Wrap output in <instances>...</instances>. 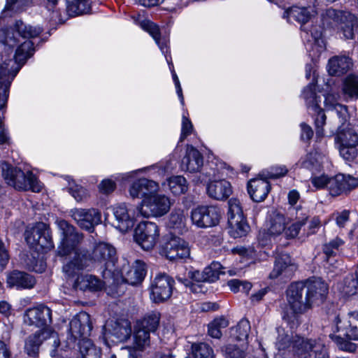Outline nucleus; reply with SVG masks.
Segmentation results:
<instances>
[{
  "instance_id": "obj_28",
  "label": "nucleus",
  "mask_w": 358,
  "mask_h": 358,
  "mask_svg": "<svg viewBox=\"0 0 358 358\" xmlns=\"http://www.w3.org/2000/svg\"><path fill=\"white\" fill-rule=\"evenodd\" d=\"M106 336H113L117 341L123 342L129 338L131 334L130 322L127 320L108 322L105 325Z\"/></svg>"
},
{
  "instance_id": "obj_7",
  "label": "nucleus",
  "mask_w": 358,
  "mask_h": 358,
  "mask_svg": "<svg viewBox=\"0 0 358 358\" xmlns=\"http://www.w3.org/2000/svg\"><path fill=\"white\" fill-rule=\"evenodd\" d=\"M322 21L327 28L336 27L345 39H353L358 33V18L348 11L329 8L322 15Z\"/></svg>"
},
{
  "instance_id": "obj_61",
  "label": "nucleus",
  "mask_w": 358,
  "mask_h": 358,
  "mask_svg": "<svg viewBox=\"0 0 358 358\" xmlns=\"http://www.w3.org/2000/svg\"><path fill=\"white\" fill-rule=\"evenodd\" d=\"M115 183L110 179H104L99 185V191L105 194H110L115 189Z\"/></svg>"
},
{
  "instance_id": "obj_1",
  "label": "nucleus",
  "mask_w": 358,
  "mask_h": 358,
  "mask_svg": "<svg viewBox=\"0 0 358 358\" xmlns=\"http://www.w3.org/2000/svg\"><path fill=\"white\" fill-rule=\"evenodd\" d=\"M43 29L38 25L17 20L12 26L0 29V85L11 84L22 66L35 51L33 40Z\"/></svg>"
},
{
  "instance_id": "obj_57",
  "label": "nucleus",
  "mask_w": 358,
  "mask_h": 358,
  "mask_svg": "<svg viewBox=\"0 0 358 358\" xmlns=\"http://www.w3.org/2000/svg\"><path fill=\"white\" fill-rule=\"evenodd\" d=\"M228 285L230 289L234 292L242 291L248 293L252 287L250 282L238 279H232L229 280L228 282Z\"/></svg>"
},
{
  "instance_id": "obj_50",
  "label": "nucleus",
  "mask_w": 358,
  "mask_h": 358,
  "mask_svg": "<svg viewBox=\"0 0 358 358\" xmlns=\"http://www.w3.org/2000/svg\"><path fill=\"white\" fill-rule=\"evenodd\" d=\"M169 227L181 231L185 225V217L183 210L181 209L173 210L169 219Z\"/></svg>"
},
{
  "instance_id": "obj_40",
  "label": "nucleus",
  "mask_w": 358,
  "mask_h": 358,
  "mask_svg": "<svg viewBox=\"0 0 358 358\" xmlns=\"http://www.w3.org/2000/svg\"><path fill=\"white\" fill-rule=\"evenodd\" d=\"M342 92L347 100L358 99V76L348 75L343 80Z\"/></svg>"
},
{
  "instance_id": "obj_51",
  "label": "nucleus",
  "mask_w": 358,
  "mask_h": 358,
  "mask_svg": "<svg viewBox=\"0 0 358 358\" xmlns=\"http://www.w3.org/2000/svg\"><path fill=\"white\" fill-rule=\"evenodd\" d=\"M194 358H214L213 349L206 343H194L192 345Z\"/></svg>"
},
{
  "instance_id": "obj_15",
  "label": "nucleus",
  "mask_w": 358,
  "mask_h": 358,
  "mask_svg": "<svg viewBox=\"0 0 358 358\" xmlns=\"http://www.w3.org/2000/svg\"><path fill=\"white\" fill-rule=\"evenodd\" d=\"M69 215L81 229L88 231H92L101 221V214L96 208H73Z\"/></svg>"
},
{
  "instance_id": "obj_32",
  "label": "nucleus",
  "mask_w": 358,
  "mask_h": 358,
  "mask_svg": "<svg viewBox=\"0 0 358 358\" xmlns=\"http://www.w3.org/2000/svg\"><path fill=\"white\" fill-rule=\"evenodd\" d=\"M203 164L202 155L192 145H187L186 155L181 162V168L184 171L196 172Z\"/></svg>"
},
{
  "instance_id": "obj_44",
  "label": "nucleus",
  "mask_w": 358,
  "mask_h": 358,
  "mask_svg": "<svg viewBox=\"0 0 358 358\" xmlns=\"http://www.w3.org/2000/svg\"><path fill=\"white\" fill-rule=\"evenodd\" d=\"M78 345L83 358L99 357V350L94 345L92 341L88 338V336L79 339Z\"/></svg>"
},
{
  "instance_id": "obj_19",
  "label": "nucleus",
  "mask_w": 358,
  "mask_h": 358,
  "mask_svg": "<svg viewBox=\"0 0 358 358\" xmlns=\"http://www.w3.org/2000/svg\"><path fill=\"white\" fill-rule=\"evenodd\" d=\"M87 253L89 259V265L91 262L103 264L106 268L110 264L113 265L116 259V251L113 246L106 243H99L96 244L91 253Z\"/></svg>"
},
{
  "instance_id": "obj_27",
  "label": "nucleus",
  "mask_w": 358,
  "mask_h": 358,
  "mask_svg": "<svg viewBox=\"0 0 358 358\" xmlns=\"http://www.w3.org/2000/svg\"><path fill=\"white\" fill-rule=\"evenodd\" d=\"M159 189V185L152 180L143 178L134 181L129 187V193L133 199L150 197Z\"/></svg>"
},
{
  "instance_id": "obj_22",
  "label": "nucleus",
  "mask_w": 358,
  "mask_h": 358,
  "mask_svg": "<svg viewBox=\"0 0 358 358\" xmlns=\"http://www.w3.org/2000/svg\"><path fill=\"white\" fill-rule=\"evenodd\" d=\"M69 326L71 342H76L85 336H89L92 329L90 315L85 312L80 313L73 317Z\"/></svg>"
},
{
  "instance_id": "obj_54",
  "label": "nucleus",
  "mask_w": 358,
  "mask_h": 358,
  "mask_svg": "<svg viewBox=\"0 0 358 358\" xmlns=\"http://www.w3.org/2000/svg\"><path fill=\"white\" fill-rule=\"evenodd\" d=\"M222 350L225 358H256L252 354L245 352L234 345H228Z\"/></svg>"
},
{
  "instance_id": "obj_48",
  "label": "nucleus",
  "mask_w": 358,
  "mask_h": 358,
  "mask_svg": "<svg viewBox=\"0 0 358 358\" xmlns=\"http://www.w3.org/2000/svg\"><path fill=\"white\" fill-rule=\"evenodd\" d=\"M150 332L143 328H138L135 326L134 334V345L135 348L140 350H143L150 345Z\"/></svg>"
},
{
  "instance_id": "obj_35",
  "label": "nucleus",
  "mask_w": 358,
  "mask_h": 358,
  "mask_svg": "<svg viewBox=\"0 0 358 358\" xmlns=\"http://www.w3.org/2000/svg\"><path fill=\"white\" fill-rule=\"evenodd\" d=\"M295 270V266L292 264V259L289 255L281 254L278 255L275 261L274 268L271 272L270 278H276L280 275L285 277H289Z\"/></svg>"
},
{
  "instance_id": "obj_56",
  "label": "nucleus",
  "mask_w": 358,
  "mask_h": 358,
  "mask_svg": "<svg viewBox=\"0 0 358 358\" xmlns=\"http://www.w3.org/2000/svg\"><path fill=\"white\" fill-rule=\"evenodd\" d=\"M317 114L315 119V125L316 130V137L317 138H322L324 136V125L326 123V115L323 110L319 107L317 110H313Z\"/></svg>"
},
{
  "instance_id": "obj_20",
  "label": "nucleus",
  "mask_w": 358,
  "mask_h": 358,
  "mask_svg": "<svg viewBox=\"0 0 358 358\" xmlns=\"http://www.w3.org/2000/svg\"><path fill=\"white\" fill-rule=\"evenodd\" d=\"M163 252L170 260H178L188 258L190 256L189 243L184 239L171 236L163 248Z\"/></svg>"
},
{
  "instance_id": "obj_52",
  "label": "nucleus",
  "mask_w": 358,
  "mask_h": 358,
  "mask_svg": "<svg viewBox=\"0 0 358 358\" xmlns=\"http://www.w3.org/2000/svg\"><path fill=\"white\" fill-rule=\"evenodd\" d=\"M343 293L348 296L358 294V276L353 275H348L344 280Z\"/></svg>"
},
{
  "instance_id": "obj_12",
  "label": "nucleus",
  "mask_w": 358,
  "mask_h": 358,
  "mask_svg": "<svg viewBox=\"0 0 358 358\" xmlns=\"http://www.w3.org/2000/svg\"><path fill=\"white\" fill-rule=\"evenodd\" d=\"M171 205L168 196L154 193L143 199L141 206L137 207L138 215L144 217H161L169 210Z\"/></svg>"
},
{
  "instance_id": "obj_55",
  "label": "nucleus",
  "mask_w": 358,
  "mask_h": 358,
  "mask_svg": "<svg viewBox=\"0 0 358 358\" xmlns=\"http://www.w3.org/2000/svg\"><path fill=\"white\" fill-rule=\"evenodd\" d=\"M228 220L241 219L244 217L243 208L240 201L236 198H231L228 201Z\"/></svg>"
},
{
  "instance_id": "obj_16",
  "label": "nucleus",
  "mask_w": 358,
  "mask_h": 358,
  "mask_svg": "<svg viewBox=\"0 0 358 358\" xmlns=\"http://www.w3.org/2000/svg\"><path fill=\"white\" fill-rule=\"evenodd\" d=\"M173 279L166 274L157 275L150 287V299L155 303L169 299L172 294Z\"/></svg>"
},
{
  "instance_id": "obj_53",
  "label": "nucleus",
  "mask_w": 358,
  "mask_h": 358,
  "mask_svg": "<svg viewBox=\"0 0 358 358\" xmlns=\"http://www.w3.org/2000/svg\"><path fill=\"white\" fill-rule=\"evenodd\" d=\"M287 172L288 169L285 166L276 165L271 166L268 169L263 170L259 174V176L266 178L267 180L276 179L285 176Z\"/></svg>"
},
{
  "instance_id": "obj_9",
  "label": "nucleus",
  "mask_w": 358,
  "mask_h": 358,
  "mask_svg": "<svg viewBox=\"0 0 358 358\" xmlns=\"http://www.w3.org/2000/svg\"><path fill=\"white\" fill-rule=\"evenodd\" d=\"M336 141L339 144L340 155L346 161L354 160L358 154V135L356 131L346 124L347 122L339 121Z\"/></svg>"
},
{
  "instance_id": "obj_33",
  "label": "nucleus",
  "mask_w": 358,
  "mask_h": 358,
  "mask_svg": "<svg viewBox=\"0 0 358 358\" xmlns=\"http://www.w3.org/2000/svg\"><path fill=\"white\" fill-rule=\"evenodd\" d=\"M6 282L11 288L31 289L34 286L36 281L30 274L15 270L7 274Z\"/></svg>"
},
{
  "instance_id": "obj_64",
  "label": "nucleus",
  "mask_w": 358,
  "mask_h": 358,
  "mask_svg": "<svg viewBox=\"0 0 358 358\" xmlns=\"http://www.w3.org/2000/svg\"><path fill=\"white\" fill-rule=\"evenodd\" d=\"M10 86L9 80L7 81L4 85H0V110L2 109L6 103Z\"/></svg>"
},
{
  "instance_id": "obj_34",
  "label": "nucleus",
  "mask_w": 358,
  "mask_h": 358,
  "mask_svg": "<svg viewBox=\"0 0 358 358\" xmlns=\"http://www.w3.org/2000/svg\"><path fill=\"white\" fill-rule=\"evenodd\" d=\"M224 268L220 262H213L210 265L206 267L203 271H195L192 274V278L194 281L213 282L219 278L220 274H224Z\"/></svg>"
},
{
  "instance_id": "obj_30",
  "label": "nucleus",
  "mask_w": 358,
  "mask_h": 358,
  "mask_svg": "<svg viewBox=\"0 0 358 358\" xmlns=\"http://www.w3.org/2000/svg\"><path fill=\"white\" fill-rule=\"evenodd\" d=\"M46 1H48L47 9L52 10L50 20H55L59 16L58 11L55 10L57 0ZM66 3L69 11L75 15L86 13L90 10V0H66Z\"/></svg>"
},
{
  "instance_id": "obj_13",
  "label": "nucleus",
  "mask_w": 358,
  "mask_h": 358,
  "mask_svg": "<svg viewBox=\"0 0 358 358\" xmlns=\"http://www.w3.org/2000/svg\"><path fill=\"white\" fill-rule=\"evenodd\" d=\"M159 236V228L152 222H141L135 229L134 240L145 250L152 249Z\"/></svg>"
},
{
  "instance_id": "obj_39",
  "label": "nucleus",
  "mask_w": 358,
  "mask_h": 358,
  "mask_svg": "<svg viewBox=\"0 0 358 358\" xmlns=\"http://www.w3.org/2000/svg\"><path fill=\"white\" fill-rule=\"evenodd\" d=\"M323 156L317 151L310 152L301 157L299 162L301 168L308 169L313 173L320 171L322 167Z\"/></svg>"
},
{
  "instance_id": "obj_26",
  "label": "nucleus",
  "mask_w": 358,
  "mask_h": 358,
  "mask_svg": "<svg viewBox=\"0 0 358 358\" xmlns=\"http://www.w3.org/2000/svg\"><path fill=\"white\" fill-rule=\"evenodd\" d=\"M24 320L29 325L43 327L51 323L52 311L48 307L40 305L28 309L25 313Z\"/></svg>"
},
{
  "instance_id": "obj_46",
  "label": "nucleus",
  "mask_w": 358,
  "mask_h": 358,
  "mask_svg": "<svg viewBox=\"0 0 358 358\" xmlns=\"http://www.w3.org/2000/svg\"><path fill=\"white\" fill-rule=\"evenodd\" d=\"M166 182L170 191L175 195L184 194L187 190V180L182 176H172Z\"/></svg>"
},
{
  "instance_id": "obj_14",
  "label": "nucleus",
  "mask_w": 358,
  "mask_h": 358,
  "mask_svg": "<svg viewBox=\"0 0 358 358\" xmlns=\"http://www.w3.org/2000/svg\"><path fill=\"white\" fill-rule=\"evenodd\" d=\"M220 217V210L215 206H200L193 209L191 213L193 224L200 228L217 225Z\"/></svg>"
},
{
  "instance_id": "obj_43",
  "label": "nucleus",
  "mask_w": 358,
  "mask_h": 358,
  "mask_svg": "<svg viewBox=\"0 0 358 358\" xmlns=\"http://www.w3.org/2000/svg\"><path fill=\"white\" fill-rule=\"evenodd\" d=\"M302 96L305 99L309 110H317L319 108L320 97L315 92V83H310L302 92Z\"/></svg>"
},
{
  "instance_id": "obj_62",
  "label": "nucleus",
  "mask_w": 358,
  "mask_h": 358,
  "mask_svg": "<svg viewBox=\"0 0 358 358\" xmlns=\"http://www.w3.org/2000/svg\"><path fill=\"white\" fill-rule=\"evenodd\" d=\"M9 261V255L3 243L0 240V271H2Z\"/></svg>"
},
{
  "instance_id": "obj_18",
  "label": "nucleus",
  "mask_w": 358,
  "mask_h": 358,
  "mask_svg": "<svg viewBox=\"0 0 358 358\" xmlns=\"http://www.w3.org/2000/svg\"><path fill=\"white\" fill-rule=\"evenodd\" d=\"M302 282L304 285L306 296L309 299L311 307L324 302L328 293V286L324 281L314 277Z\"/></svg>"
},
{
  "instance_id": "obj_24",
  "label": "nucleus",
  "mask_w": 358,
  "mask_h": 358,
  "mask_svg": "<svg viewBox=\"0 0 358 358\" xmlns=\"http://www.w3.org/2000/svg\"><path fill=\"white\" fill-rule=\"evenodd\" d=\"M210 182L207 186V193L210 198L216 200H224L232 193L231 185L226 180H217L214 170L206 172Z\"/></svg>"
},
{
  "instance_id": "obj_47",
  "label": "nucleus",
  "mask_w": 358,
  "mask_h": 358,
  "mask_svg": "<svg viewBox=\"0 0 358 358\" xmlns=\"http://www.w3.org/2000/svg\"><path fill=\"white\" fill-rule=\"evenodd\" d=\"M65 179L69 183V192L76 201L81 202L87 199L89 196V194L85 188L76 184L70 176H66Z\"/></svg>"
},
{
  "instance_id": "obj_36",
  "label": "nucleus",
  "mask_w": 358,
  "mask_h": 358,
  "mask_svg": "<svg viewBox=\"0 0 358 358\" xmlns=\"http://www.w3.org/2000/svg\"><path fill=\"white\" fill-rule=\"evenodd\" d=\"M352 66V60L348 57L335 56L329 59L327 70L330 75L341 76L350 70Z\"/></svg>"
},
{
  "instance_id": "obj_8",
  "label": "nucleus",
  "mask_w": 358,
  "mask_h": 358,
  "mask_svg": "<svg viewBox=\"0 0 358 358\" xmlns=\"http://www.w3.org/2000/svg\"><path fill=\"white\" fill-rule=\"evenodd\" d=\"M2 176L10 186L18 190H31L39 192L43 185L31 171L24 173L21 169L10 166L7 162L1 164Z\"/></svg>"
},
{
  "instance_id": "obj_6",
  "label": "nucleus",
  "mask_w": 358,
  "mask_h": 358,
  "mask_svg": "<svg viewBox=\"0 0 358 358\" xmlns=\"http://www.w3.org/2000/svg\"><path fill=\"white\" fill-rule=\"evenodd\" d=\"M330 338L338 348L347 352H354L356 345L349 341H358V311L350 312L347 320L342 321L339 315L331 317Z\"/></svg>"
},
{
  "instance_id": "obj_42",
  "label": "nucleus",
  "mask_w": 358,
  "mask_h": 358,
  "mask_svg": "<svg viewBox=\"0 0 358 358\" xmlns=\"http://www.w3.org/2000/svg\"><path fill=\"white\" fill-rule=\"evenodd\" d=\"M229 233L234 238H240L247 234L249 226L244 217L228 220Z\"/></svg>"
},
{
  "instance_id": "obj_21",
  "label": "nucleus",
  "mask_w": 358,
  "mask_h": 358,
  "mask_svg": "<svg viewBox=\"0 0 358 358\" xmlns=\"http://www.w3.org/2000/svg\"><path fill=\"white\" fill-rule=\"evenodd\" d=\"M358 187V178L350 175L338 174L331 177L327 191L332 196L348 194Z\"/></svg>"
},
{
  "instance_id": "obj_4",
  "label": "nucleus",
  "mask_w": 358,
  "mask_h": 358,
  "mask_svg": "<svg viewBox=\"0 0 358 358\" xmlns=\"http://www.w3.org/2000/svg\"><path fill=\"white\" fill-rule=\"evenodd\" d=\"M306 220L307 217H305L287 226L289 218L280 213H273L268 221L266 229L259 232V244L263 247L273 243L287 245L285 241L296 238L301 227L306 224Z\"/></svg>"
},
{
  "instance_id": "obj_3",
  "label": "nucleus",
  "mask_w": 358,
  "mask_h": 358,
  "mask_svg": "<svg viewBox=\"0 0 358 358\" xmlns=\"http://www.w3.org/2000/svg\"><path fill=\"white\" fill-rule=\"evenodd\" d=\"M275 348L283 350L291 345L294 352L300 358H329L327 347L322 338H305L294 336L291 327H280L276 329Z\"/></svg>"
},
{
  "instance_id": "obj_31",
  "label": "nucleus",
  "mask_w": 358,
  "mask_h": 358,
  "mask_svg": "<svg viewBox=\"0 0 358 358\" xmlns=\"http://www.w3.org/2000/svg\"><path fill=\"white\" fill-rule=\"evenodd\" d=\"M269 191L270 184L268 180L262 176L250 180L248 184V194L255 202L264 201Z\"/></svg>"
},
{
  "instance_id": "obj_2",
  "label": "nucleus",
  "mask_w": 358,
  "mask_h": 358,
  "mask_svg": "<svg viewBox=\"0 0 358 358\" xmlns=\"http://www.w3.org/2000/svg\"><path fill=\"white\" fill-rule=\"evenodd\" d=\"M56 224L60 236L57 255L64 257L74 253L73 257L64 263L62 267L65 278L72 285L73 280L81 274L80 271L90 266L85 250L78 248L83 236L74 226L64 220H57Z\"/></svg>"
},
{
  "instance_id": "obj_45",
  "label": "nucleus",
  "mask_w": 358,
  "mask_h": 358,
  "mask_svg": "<svg viewBox=\"0 0 358 358\" xmlns=\"http://www.w3.org/2000/svg\"><path fill=\"white\" fill-rule=\"evenodd\" d=\"M159 313L152 312L147 314L143 320L136 322L138 328H143L149 332H154L158 327L159 323Z\"/></svg>"
},
{
  "instance_id": "obj_5",
  "label": "nucleus",
  "mask_w": 358,
  "mask_h": 358,
  "mask_svg": "<svg viewBox=\"0 0 358 358\" xmlns=\"http://www.w3.org/2000/svg\"><path fill=\"white\" fill-rule=\"evenodd\" d=\"M316 13V10L310 6H292L285 10L282 16L283 18L288 20L292 17L301 24V38L307 43L306 49L313 61L316 60L325 50V43L322 38L321 28L315 27L308 30L305 26Z\"/></svg>"
},
{
  "instance_id": "obj_23",
  "label": "nucleus",
  "mask_w": 358,
  "mask_h": 358,
  "mask_svg": "<svg viewBox=\"0 0 358 358\" xmlns=\"http://www.w3.org/2000/svg\"><path fill=\"white\" fill-rule=\"evenodd\" d=\"M113 213L115 218V227L124 233L131 229L134 224L135 217H138V210L131 212L125 203H120L113 207Z\"/></svg>"
},
{
  "instance_id": "obj_58",
  "label": "nucleus",
  "mask_w": 358,
  "mask_h": 358,
  "mask_svg": "<svg viewBox=\"0 0 358 358\" xmlns=\"http://www.w3.org/2000/svg\"><path fill=\"white\" fill-rule=\"evenodd\" d=\"M330 179L331 177L325 174L318 176H313L311 177V183L317 189L326 188L327 189Z\"/></svg>"
},
{
  "instance_id": "obj_59",
  "label": "nucleus",
  "mask_w": 358,
  "mask_h": 358,
  "mask_svg": "<svg viewBox=\"0 0 358 358\" xmlns=\"http://www.w3.org/2000/svg\"><path fill=\"white\" fill-rule=\"evenodd\" d=\"M27 3L28 1L27 0H7L5 9L7 10L19 12L22 10L24 6Z\"/></svg>"
},
{
  "instance_id": "obj_37",
  "label": "nucleus",
  "mask_w": 358,
  "mask_h": 358,
  "mask_svg": "<svg viewBox=\"0 0 358 358\" xmlns=\"http://www.w3.org/2000/svg\"><path fill=\"white\" fill-rule=\"evenodd\" d=\"M145 264L136 260L134 265L123 274V280L131 285L141 283L145 276Z\"/></svg>"
},
{
  "instance_id": "obj_10",
  "label": "nucleus",
  "mask_w": 358,
  "mask_h": 358,
  "mask_svg": "<svg viewBox=\"0 0 358 358\" xmlns=\"http://www.w3.org/2000/svg\"><path fill=\"white\" fill-rule=\"evenodd\" d=\"M304 285L302 282L292 283L287 289V301L290 309L292 310V315L286 313L283 319L287 322H292L296 319V315L303 314L311 308L310 302L305 293Z\"/></svg>"
},
{
  "instance_id": "obj_17",
  "label": "nucleus",
  "mask_w": 358,
  "mask_h": 358,
  "mask_svg": "<svg viewBox=\"0 0 358 358\" xmlns=\"http://www.w3.org/2000/svg\"><path fill=\"white\" fill-rule=\"evenodd\" d=\"M46 339L50 340L53 348L59 346V340L55 332L48 330L39 331L27 338L24 345V350L27 354L33 357L37 356L41 344L43 340Z\"/></svg>"
},
{
  "instance_id": "obj_60",
  "label": "nucleus",
  "mask_w": 358,
  "mask_h": 358,
  "mask_svg": "<svg viewBox=\"0 0 358 358\" xmlns=\"http://www.w3.org/2000/svg\"><path fill=\"white\" fill-rule=\"evenodd\" d=\"M193 129V126L191 121L185 115L182 118V129L180 141H183L185 138L189 136Z\"/></svg>"
},
{
  "instance_id": "obj_49",
  "label": "nucleus",
  "mask_w": 358,
  "mask_h": 358,
  "mask_svg": "<svg viewBox=\"0 0 358 358\" xmlns=\"http://www.w3.org/2000/svg\"><path fill=\"white\" fill-rule=\"evenodd\" d=\"M250 331V322L246 319H242L235 327L231 329V336L237 341H243L248 339Z\"/></svg>"
},
{
  "instance_id": "obj_63",
  "label": "nucleus",
  "mask_w": 358,
  "mask_h": 358,
  "mask_svg": "<svg viewBox=\"0 0 358 358\" xmlns=\"http://www.w3.org/2000/svg\"><path fill=\"white\" fill-rule=\"evenodd\" d=\"M301 127V138L303 141H308L313 136V131L310 126L308 125L305 122H302L300 124Z\"/></svg>"
},
{
  "instance_id": "obj_41",
  "label": "nucleus",
  "mask_w": 358,
  "mask_h": 358,
  "mask_svg": "<svg viewBox=\"0 0 358 358\" xmlns=\"http://www.w3.org/2000/svg\"><path fill=\"white\" fill-rule=\"evenodd\" d=\"M344 243L343 239L339 237H336L323 245V251L326 255L327 264L329 265V268L331 266H332L333 268H337L336 266H334V262H336V260L333 258V256L335 255L334 250H338Z\"/></svg>"
},
{
  "instance_id": "obj_11",
  "label": "nucleus",
  "mask_w": 358,
  "mask_h": 358,
  "mask_svg": "<svg viewBox=\"0 0 358 358\" xmlns=\"http://www.w3.org/2000/svg\"><path fill=\"white\" fill-rule=\"evenodd\" d=\"M24 237L27 244L36 250H51L54 248L51 231L48 224L37 222L27 228Z\"/></svg>"
},
{
  "instance_id": "obj_25",
  "label": "nucleus",
  "mask_w": 358,
  "mask_h": 358,
  "mask_svg": "<svg viewBox=\"0 0 358 358\" xmlns=\"http://www.w3.org/2000/svg\"><path fill=\"white\" fill-rule=\"evenodd\" d=\"M106 283L99 277L89 273H81L72 282V288L83 292H96L104 289Z\"/></svg>"
},
{
  "instance_id": "obj_38",
  "label": "nucleus",
  "mask_w": 358,
  "mask_h": 358,
  "mask_svg": "<svg viewBox=\"0 0 358 358\" xmlns=\"http://www.w3.org/2000/svg\"><path fill=\"white\" fill-rule=\"evenodd\" d=\"M324 106L327 110L336 113L339 121L348 122L349 114L346 106L338 103L336 95L328 94L324 99Z\"/></svg>"
},
{
  "instance_id": "obj_29",
  "label": "nucleus",
  "mask_w": 358,
  "mask_h": 358,
  "mask_svg": "<svg viewBox=\"0 0 358 358\" xmlns=\"http://www.w3.org/2000/svg\"><path fill=\"white\" fill-rule=\"evenodd\" d=\"M136 23L139 24V26L144 31L149 33V34L152 37L159 48L162 51V54L165 55L166 59L169 63L170 68H173V64L169 62L166 55L169 52V39L166 37H161L158 26L148 20H143L139 22H136Z\"/></svg>"
}]
</instances>
